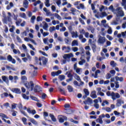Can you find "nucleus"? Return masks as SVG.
<instances>
[{
	"label": "nucleus",
	"instance_id": "3c124183",
	"mask_svg": "<svg viewBox=\"0 0 126 126\" xmlns=\"http://www.w3.org/2000/svg\"><path fill=\"white\" fill-rule=\"evenodd\" d=\"M0 61H6V58L2 56H0Z\"/></svg>",
	"mask_w": 126,
	"mask_h": 126
},
{
	"label": "nucleus",
	"instance_id": "f3484780",
	"mask_svg": "<svg viewBox=\"0 0 126 126\" xmlns=\"http://www.w3.org/2000/svg\"><path fill=\"white\" fill-rule=\"evenodd\" d=\"M23 6L25 7V8H28L29 7V2H28V0H25V1L23 2Z\"/></svg>",
	"mask_w": 126,
	"mask_h": 126
},
{
	"label": "nucleus",
	"instance_id": "864d4df0",
	"mask_svg": "<svg viewBox=\"0 0 126 126\" xmlns=\"http://www.w3.org/2000/svg\"><path fill=\"white\" fill-rule=\"evenodd\" d=\"M125 115V111H123L121 113H120V116L122 119H125V116H124Z\"/></svg>",
	"mask_w": 126,
	"mask_h": 126
},
{
	"label": "nucleus",
	"instance_id": "13d9d810",
	"mask_svg": "<svg viewBox=\"0 0 126 126\" xmlns=\"http://www.w3.org/2000/svg\"><path fill=\"white\" fill-rule=\"evenodd\" d=\"M72 51H73V52H77L78 51V48L77 47H72Z\"/></svg>",
	"mask_w": 126,
	"mask_h": 126
},
{
	"label": "nucleus",
	"instance_id": "69168bd1",
	"mask_svg": "<svg viewBox=\"0 0 126 126\" xmlns=\"http://www.w3.org/2000/svg\"><path fill=\"white\" fill-rule=\"evenodd\" d=\"M42 34H43V37H46V36H48V35H49V32H44Z\"/></svg>",
	"mask_w": 126,
	"mask_h": 126
},
{
	"label": "nucleus",
	"instance_id": "a211bd4d",
	"mask_svg": "<svg viewBox=\"0 0 126 126\" xmlns=\"http://www.w3.org/2000/svg\"><path fill=\"white\" fill-rule=\"evenodd\" d=\"M83 103L85 105H87V103H90V104H92V99L90 97H88L87 100L84 101Z\"/></svg>",
	"mask_w": 126,
	"mask_h": 126
},
{
	"label": "nucleus",
	"instance_id": "f8f14e48",
	"mask_svg": "<svg viewBox=\"0 0 126 126\" xmlns=\"http://www.w3.org/2000/svg\"><path fill=\"white\" fill-rule=\"evenodd\" d=\"M27 111L29 114H32V115H35L36 114L37 112H36V110L35 109L32 110L31 108H28L27 109Z\"/></svg>",
	"mask_w": 126,
	"mask_h": 126
},
{
	"label": "nucleus",
	"instance_id": "bf43d9fd",
	"mask_svg": "<svg viewBox=\"0 0 126 126\" xmlns=\"http://www.w3.org/2000/svg\"><path fill=\"white\" fill-rule=\"evenodd\" d=\"M4 27H5V29L4 31L5 32L7 33L8 32V28L6 26H5Z\"/></svg>",
	"mask_w": 126,
	"mask_h": 126
},
{
	"label": "nucleus",
	"instance_id": "0eeeda50",
	"mask_svg": "<svg viewBox=\"0 0 126 126\" xmlns=\"http://www.w3.org/2000/svg\"><path fill=\"white\" fill-rule=\"evenodd\" d=\"M18 108H19L21 113L24 115V116H25V117H27V113L25 112V111L21 110H22V108H23V105H22V103L21 102L19 103V105L18 106Z\"/></svg>",
	"mask_w": 126,
	"mask_h": 126
},
{
	"label": "nucleus",
	"instance_id": "f704fd0d",
	"mask_svg": "<svg viewBox=\"0 0 126 126\" xmlns=\"http://www.w3.org/2000/svg\"><path fill=\"white\" fill-rule=\"evenodd\" d=\"M59 79H60V80H63L64 79H65V76H64V75H60L59 76Z\"/></svg>",
	"mask_w": 126,
	"mask_h": 126
},
{
	"label": "nucleus",
	"instance_id": "dca6fc26",
	"mask_svg": "<svg viewBox=\"0 0 126 126\" xmlns=\"http://www.w3.org/2000/svg\"><path fill=\"white\" fill-rule=\"evenodd\" d=\"M12 91L16 94H21V91L18 88H14L12 89Z\"/></svg>",
	"mask_w": 126,
	"mask_h": 126
},
{
	"label": "nucleus",
	"instance_id": "c9c22d12",
	"mask_svg": "<svg viewBox=\"0 0 126 126\" xmlns=\"http://www.w3.org/2000/svg\"><path fill=\"white\" fill-rule=\"evenodd\" d=\"M43 21V18L41 16H38L36 19V21L37 22H40V21Z\"/></svg>",
	"mask_w": 126,
	"mask_h": 126
},
{
	"label": "nucleus",
	"instance_id": "72a5a7b5",
	"mask_svg": "<svg viewBox=\"0 0 126 126\" xmlns=\"http://www.w3.org/2000/svg\"><path fill=\"white\" fill-rule=\"evenodd\" d=\"M70 11H71V13L70 12V13H72V14H73V15H75V13H74V12H75V11H76V9H75L74 8H71Z\"/></svg>",
	"mask_w": 126,
	"mask_h": 126
},
{
	"label": "nucleus",
	"instance_id": "4d7b16f0",
	"mask_svg": "<svg viewBox=\"0 0 126 126\" xmlns=\"http://www.w3.org/2000/svg\"><path fill=\"white\" fill-rule=\"evenodd\" d=\"M113 32V31L112 30V29L110 28L107 30V33L108 34H112V32Z\"/></svg>",
	"mask_w": 126,
	"mask_h": 126
},
{
	"label": "nucleus",
	"instance_id": "4c0bfd02",
	"mask_svg": "<svg viewBox=\"0 0 126 126\" xmlns=\"http://www.w3.org/2000/svg\"><path fill=\"white\" fill-rule=\"evenodd\" d=\"M15 58L16 59V60L18 61V62H19V63H22V61H21V59H20V58H19L18 56H15Z\"/></svg>",
	"mask_w": 126,
	"mask_h": 126
},
{
	"label": "nucleus",
	"instance_id": "1a4fd4ad",
	"mask_svg": "<svg viewBox=\"0 0 126 126\" xmlns=\"http://www.w3.org/2000/svg\"><path fill=\"white\" fill-rule=\"evenodd\" d=\"M48 14H50L51 16H53V15H54V16L56 18H57V19H59V20H62V17H61V16H60V15H59V14L57 13L52 14V13L49 12Z\"/></svg>",
	"mask_w": 126,
	"mask_h": 126
},
{
	"label": "nucleus",
	"instance_id": "e433bc0d",
	"mask_svg": "<svg viewBox=\"0 0 126 126\" xmlns=\"http://www.w3.org/2000/svg\"><path fill=\"white\" fill-rule=\"evenodd\" d=\"M70 122L71 123H73L74 124H75L76 125H78V124H79V122L78 121H75V120H73V119H71Z\"/></svg>",
	"mask_w": 126,
	"mask_h": 126
},
{
	"label": "nucleus",
	"instance_id": "473e14b6",
	"mask_svg": "<svg viewBox=\"0 0 126 126\" xmlns=\"http://www.w3.org/2000/svg\"><path fill=\"white\" fill-rule=\"evenodd\" d=\"M58 120L59 123H60L61 124H63V123L64 122V119L62 117H58Z\"/></svg>",
	"mask_w": 126,
	"mask_h": 126
},
{
	"label": "nucleus",
	"instance_id": "4be33fe9",
	"mask_svg": "<svg viewBox=\"0 0 126 126\" xmlns=\"http://www.w3.org/2000/svg\"><path fill=\"white\" fill-rule=\"evenodd\" d=\"M65 49H67L68 51H66L65 53H69L70 52V47L67 46V47L66 46H63L62 47V51H64Z\"/></svg>",
	"mask_w": 126,
	"mask_h": 126
},
{
	"label": "nucleus",
	"instance_id": "aec40b11",
	"mask_svg": "<svg viewBox=\"0 0 126 126\" xmlns=\"http://www.w3.org/2000/svg\"><path fill=\"white\" fill-rule=\"evenodd\" d=\"M30 121L31 123H32L33 125H34V126H37L38 125V122H37V121H36V120H35V119L33 118H31L30 119Z\"/></svg>",
	"mask_w": 126,
	"mask_h": 126
},
{
	"label": "nucleus",
	"instance_id": "37998d69",
	"mask_svg": "<svg viewBox=\"0 0 126 126\" xmlns=\"http://www.w3.org/2000/svg\"><path fill=\"white\" fill-rule=\"evenodd\" d=\"M13 52L14 54H16L17 53L20 54L21 53L20 51H19V50H18L17 51L16 49H13Z\"/></svg>",
	"mask_w": 126,
	"mask_h": 126
},
{
	"label": "nucleus",
	"instance_id": "de8ad7c7",
	"mask_svg": "<svg viewBox=\"0 0 126 126\" xmlns=\"http://www.w3.org/2000/svg\"><path fill=\"white\" fill-rule=\"evenodd\" d=\"M110 65H112L113 67L116 66V63H115V61H113L110 62Z\"/></svg>",
	"mask_w": 126,
	"mask_h": 126
},
{
	"label": "nucleus",
	"instance_id": "c85d7f7f",
	"mask_svg": "<svg viewBox=\"0 0 126 126\" xmlns=\"http://www.w3.org/2000/svg\"><path fill=\"white\" fill-rule=\"evenodd\" d=\"M84 92L85 95H87L88 96H89V94H90V93L89 92V91H88V89H84Z\"/></svg>",
	"mask_w": 126,
	"mask_h": 126
},
{
	"label": "nucleus",
	"instance_id": "2f4dec72",
	"mask_svg": "<svg viewBox=\"0 0 126 126\" xmlns=\"http://www.w3.org/2000/svg\"><path fill=\"white\" fill-rule=\"evenodd\" d=\"M0 117L3 118V119H8V117L6 116V115L3 113H0Z\"/></svg>",
	"mask_w": 126,
	"mask_h": 126
},
{
	"label": "nucleus",
	"instance_id": "f03ea898",
	"mask_svg": "<svg viewBox=\"0 0 126 126\" xmlns=\"http://www.w3.org/2000/svg\"><path fill=\"white\" fill-rule=\"evenodd\" d=\"M35 61L36 63H38V62L39 61L40 62L39 65H42V62H41V61H42V62L43 65H46L47 63H48V58L43 56L39 57L38 59V57H35Z\"/></svg>",
	"mask_w": 126,
	"mask_h": 126
},
{
	"label": "nucleus",
	"instance_id": "7c9ffc66",
	"mask_svg": "<svg viewBox=\"0 0 126 126\" xmlns=\"http://www.w3.org/2000/svg\"><path fill=\"white\" fill-rule=\"evenodd\" d=\"M67 89L69 92H72L73 91V88L71 86L68 85L67 86Z\"/></svg>",
	"mask_w": 126,
	"mask_h": 126
},
{
	"label": "nucleus",
	"instance_id": "774afa93",
	"mask_svg": "<svg viewBox=\"0 0 126 126\" xmlns=\"http://www.w3.org/2000/svg\"><path fill=\"white\" fill-rule=\"evenodd\" d=\"M21 17L23 18H26V14H25V13H23L21 15Z\"/></svg>",
	"mask_w": 126,
	"mask_h": 126
},
{
	"label": "nucleus",
	"instance_id": "20e7f679",
	"mask_svg": "<svg viewBox=\"0 0 126 126\" xmlns=\"http://www.w3.org/2000/svg\"><path fill=\"white\" fill-rule=\"evenodd\" d=\"M7 60L8 62L12 63H13V64H15V63H16V60L13 59V58H12V56H11V55H10L7 56Z\"/></svg>",
	"mask_w": 126,
	"mask_h": 126
},
{
	"label": "nucleus",
	"instance_id": "ea45409f",
	"mask_svg": "<svg viewBox=\"0 0 126 126\" xmlns=\"http://www.w3.org/2000/svg\"><path fill=\"white\" fill-rule=\"evenodd\" d=\"M35 19H36V16H32L31 19L32 23H34V22H35Z\"/></svg>",
	"mask_w": 126,
	"mask_h": 126
},
{
	"label": "nucleus",
	"instance_id": "393cba45",
	"mask_svg": "<svg viewBox=\"0 0 126 126\" xmlns=\"http://www.w3.org/2000/svg\"><path fill=\"white\" fill-rule=\"evenodd\" d=\"M49 116L50 117L53 122H57V119H56V117H55V116H54V115L50 114L49 115Z\"/></svg>",
	"mask_w": 126,
	"mask_h": 126
},
{
	"label": "nucleus",
	"instance_id": "79ce46f5",
	"mask_svg": "<svg viewBox=\"0 0 126 126\" xmlns=\"http://www.w3.org/2000/svg\"><path fill=\"white\" fill-rule=\"evenodd\" d=\"M23 98L26 100H29V96H27L25 94H23Z\"/></svg>",
	"mask_w": 126,
	"mask_h": 126
},
{
	"label": "nucleus",
	"instance_id": "e2e57ef3",
	"mask_svg": "<svg viewBox=\"0 0 126 126\" xmlns=\"http://www.w3.org/2000/svg\"><path fill=\"white\" fill-rule=\"evenodd\" d=\"M105 110L106 112H110L112 111V110L111 109V108L110 107H106L105 108Z\"/></svg>",
	"mask_w": 126,
	"mask_h": 126
},
{
	"label": "nucleus",
	"instance_id": "6ab92c4d",
	"mask_svg": "<svg viewBox=\"0 0 126 126\" xmlns=\"http://www.w3.org/2000/svg\"><path fill=\"white\" fill-rule=\"evenodd\" d=\"M91 97H92V98L93 99H95V98H97V95H96V91H94L92 92L91 93Z\"/></svg>",
	"mask_w": 126,
	"mask_h": 126
},
{
	"label": "nucleus",
	"instance_id": "ddd939ff",
	"mask_svg": "<svg viewBox=\"0 0 126 126\" xmlns=\"http://www.w3.org/2000/svg\"><path fill=\"white\" fill-rule=\"evenodd\" d=\"M105 117V114H102L99 116V118L96 119V122H98L99 124L102 125L103 124V120H102V118H104Z\"/></svg>",
	"mask_w": 126,
	"mask_h": 126
},
{
	"label": "nucleus",
	"instance_id": "b1692460",
	"mask_svg": "<svg viewBox=\"0 0 126 126\" xmlns=\"http://www.w3.org/2000/svg\"><path fill=\"white\" fill-rule=\"evenodd\" d=\"M71 35H72V38H73V37H75V38H77V37H78V34H77V32H71Z\"/></svg>",
	"mask_w": 126,
	"mask_h": 126
},
{
	"label": "nucleus",
	"instance_id": "09e8293b",
	"mask_svg": "<svg viewBox=\"0 0 126 126\" xmlns=\"http://www.w3.org/2000/svg\"><path fill=\"white\" fill-rule=\"evenodd\" d=\"M28 45L29 46V47H30V48H31V49H32L33 51H35V48L33 47V45H32V44L28 43Z\"/></svg>",
	"mask_w": 126,
	"mask_h": 126
},
{
	"label": "nucleus",
	"instance_id": "5fc2aeb1",
	"mask_svg": "<svg viewBox=\"0 0 126 126\" xmlns=\"http://www.w3.org/2000/svg\"><path fill=\"white\" fill-rule=\"evenodd\" d=\"M112 75H111V74L110 73H108L106 75V79H110Z\"/></svg>",
	"mask_w": 126,
	"mask_h": 126
},
{
	"label": "nucleus",
	"instance_id": "5701e85b",
	"mask_svg": "<svg viewBox=\"0 0 126 126\" xmlns=\"http://www.w3.org/2000/svg\"><path fill=\"white\" fill-rule=\"evenodd\" d=\"M88 30L91 31L92 33H94V31H95V29H94L93 27L89 26L88 27Z\"/></svg>",
	"mask_w": 126,
	"mask_h": 126
},
{
	"label": "nucleus",
	"instance_id": "6e6552de",
	"mask_svg": "<svg viewBox=\"0 0 126 126\" xmlns=\"http://www.w3.org/2000/svg\"><path fill=\"white\" fill-rule=\"evenodd\" d=\"M8 96H9V97H10L12 99H13V98H14L12 94H8L7 93H4L3 94H0V97L2 98H4V97H8Z\"/></svg>",
	"mask_w": 126,
	"mask_h": 126
},
{
	"label": "nucleus",
	"instance_id": "603ef678",
	"mask_svg": "<svg viewBox=\"0 0 126 126\" xmlns=\"http://www.w3.org/2000/svg\"><path fill=\"white\" fill-rule=\"evenodd\" d=\"M58 90H59V91H60V92H61L62 93V94H65L64 91H63V89H62L61 88H59Z\"/></svg>",
	"mask_w": 126,
	"mask_h": 126
},
{
	"label": "nucleus",
	"instance_id": "423d86ee",
	"mask_svg": "<svg viewBox=\"0 0 126 126\" xmlns=\"http://www.w3.org/2000/svg\"><path fill=\"white\" fill-rule=\"evenodd\" d=\"M97 42L99 44H104L106 42V37L99 35Z\"/></svg>",
	"mask_w": 126,
	"mask_h": 126
},
{
	"label": "nucleus",
	"instance_id": "7ed1b4c3",
	"mask_svg": "<svg viewBox=\"0 0 126 126\" xmlns=\"http://www.w3.org/2000/svg\"><path fill=\"white\" fill-rule=\"evenodd\" d=\"M70 58H73V54L72 53L64 54L63 56V59H64V60H62L61 64H65V63H66V60H67V59L69 60Z\"/></svg>",
	"mask_w": 126,
	"mask_h": 126
},
{
	"label": "nucleus",
	"instance_id": "2eb2a0df",
	"mask_svg": "<svg viewBox=\"0 0 126 126\" xmlns=\"http://www.w3.org/2000/svg\"><path fill=\"white\" fill-rule=\"evenodd\" d=\"M61 73H62V70H59L57 72L53 71L51 72V76H56V75L58 76L59 74H61Z\"/></svg>",
	"mask_w": 126,
	"mask_h": 126
},
{
	"label": "nucleus",
	"instance_id": "680f3d73",
	"mask_svg": "<svg viewBox=\"0 0 126 126\" xmlns=\"http://www.w3.org/2000/svg\"><path fill=\"white\" fill-rule=\"evenodd\" d=\"M106 37L110 41H112V40H113V37L109 35H107Z\"/></svg>",
	"mask_w": 126,
	"mask_h": 126
},
{
	"label": "nucleus",
	"instance_id": "a18cd8bd",
	"mask_svg": "<svg viewBox=\"0 0 126 126\" xmlns=\"http://www.w3.org/2000/svg\"><path fill=\"white\" fill-rule=\"evenodd\" d=\"M46 97H47V94L45 93H43L41 95L42 99H43V100H45V99H46Z\"/></svg>",
	"mask_w": 126,
	"mask_h": 126
},
{
	"label": "nucleus",
	"instance_id": "338daca9",
	"mask_svg": "<svg viewBox=\"0 0 126 126\" xmlns=\"http://www.w3.org/2000/svg\"><path fill=\"white\" fill-rule=\"evenodd\" d=\"M51 9L52 11H56V6L55 5H52L51 6Z\"/></svg>",
	"mask_w": 126,
	"mask_h": 126
},
{
	"label": "nucleus",
	"instance_id": "052dcab7",
	"mask_svg": "<svg viewBox=\"0 0 126 126\" xmlns=\"http://www.w3.org/2000/svg\"><path fill=\"white\" fill-rule=\"evenodd\" d=\"M101 15H102V17H104V16H107V15H108V14H107V13H106V12H102L101 13Z\"/></svg>",
	"mask_w": 126,
	"mask_h": 126
},
{
	"label": "nucleus",
	"instance_id": "0e129e2a",
	"mask_svg": "<svg viewBox=\"0 0 126 126\" xmlns=\"http://www.w3.org/2000/svg\"><path fill=\"white\" fill-rule=\"evenodd\" d=\"M31 98L32 99L33 101H37V97L34 96H31Z\"/></svg>",
	"mask_w": 126,
	"mask_h": 126
},
{
	"label": "nucleus",
	"instance_id": "c756f323",
	"mask_svg": "<svg viewBox=\"0 0 126 126\" xmlns=\"http://www.w3.org/2000/svg\"><path fill=\"white\" fill-rule=\"evenodd\" d=\"M46 1L45 2V5L47 7H50L51 4H50V0H45Z\"/></svg>",
	"mask_w": 126,
	"mask_h": 126
},
{
	"label": "nucleus",
	"instance_id": "a878e982",
	"mask_svg": "<svg viewBox=\"0 0 126 126\" xmlns=\"http://www.w3.org/2000/svg\"><path fill=\"white\" fill-rule=\"evenodd\" d=\"M91 45L92 49L93 52H95L96 48V44H95V43H94Z\"/></svg>",
	"mask_w": 126,
	"mask_h": 126
},
{
	"label": "nucleus",
	"instance_id": "cd10ccee",
	"mask_svg": "<svg viewBox=\"0 0 126 126\" xmlns=\"http://www.w3.org/2000/svg\"><path fill=\"white\" fill-rule=\"evenodd\" d=\"M74 46H78V42L77 40H73L72 42V46L73 47Z\"/></svg>",
	"mask_w": 126,
	"mask_h": 126
},
{
	"label": "nucleus",
	"instance_id": "49530a36",
	"mask_svg": "<svg viewBox=\"0 0 126 126\" xmlns=\"http://www.w3.org/2000/svg\"><path fill=\"white\" fill-rule=\"evenodd\" d=\"M79 20L83 25H85V22H84V21L82 20V19H81V18H79Z\"/></svg>",
	"mask_w": 126,
	"mask_h": 126
},
{
	"label": "nucleus",
	"instance_id": "9d476101",
	"mask_svg": "<svg viewBox=\"0 0 126 126\" xmlns=\"http://www.w3.org/2000/svg\"><path fill=\"white\" fill-rule=\"evenodd\" d=\"M108 9H109V10H112V11L114 12V11H119V10H121V7H119L115 9L114 8V6L111 5L108 7Z\"/></svg>",
	"mask_w": 126,
	"mask_h": 126
},
{
	"label": "nucleus",
	"instance_id": "bb28decb",
	"mask_svg": "<svg viewBox=\"0 0 126 126\" xmlns=\"http://www.w3.org/2000/svg\"><path fill=\"white\" fill-rule=\"evenodd\" d=\"M22 121L24 125H25V126L27 125V119H26V118L23 117L22 118Z\"/></svg>",
	"mask_w": 126,
	"mask_h": 126
},
{
	"label": "nucleus",
	"instance_id": "412c9836",
	"mask_svg": "<svg viewBox=\"0 0 126 126\" xmlns=\"http://www.w3.org/2000/svg\"><path fill=\"white\" fill-rule=\"evenodd\" d=\"M2 79L4 82H6V83H8L9 81H8V78L5 76H2Z\"/></svg>",
	"mask_w": 126,
	"mask_h": 126
},
{
	"label": "nucleus",
	"instance_id": "9b49d317",
	"mask_svg": "<svg viewBox=\"0 0 126 126\" xmlns=\"http://www.w3.org/2000/svg\"><path fill=\"white\" fill-rule=\"evenodd\" d=\"M124 103H125V101L124 100H122L121 99H117L116 106L117 107H121V106H122V104H124Z\"/></svg>",
	"mask_w": 126,
	"mask_h": 126
},
{
	"label": "nucleus",
	"instance_id": "c03bdc74",
	"mask_svg": "<svg viewBox=\"0 0 126 126\" xmlns=\"http://www.w3.org/2000/svg\"><path fill=\"white\" fill-rule=\"evenodd\" d=\"M39 53H40V54H42V55H43V56H45V57H48V54L45 53V52L44 51H42L41 50H40Z\"/></svg>",
	"mask_w": 126,
	"mask_h": 126
},
{
	"label": "nucleus",
	"instance_id": "39448f33",
	"mask_svg": "<svg viewBox=\"0 0 126 126\" xmlns=\"http://www.w3.org/2000/svg\"><path fill=\"white\" fill-rule=\"evenodd\" d=\"M111 96H112L113 100H116V98L119 99L121 97V95H120V94H119L118 93H116L115 94V93L112 92L111 93Z\"/></svg>",
	"mask_w": 126,
	"mask_h": 126
},
{
	"label": "nucleus",
	"instance_id": "a19ab883",
	"mask_svg": "<svg viewBox=\"0 0 126 126\" xmlns=\"http://www.w3.org/2000/svg\"><path fill=\"white\" fill-rule=\"evenodd\" d=\"M55 30H56V27H55L54 26L53 27H51L49 28V31L50 32H53V31H55Z\"/></svg>",
	"mask_w": 126,
	"mask_h": 126
},
{
	"label": "nucleus",
	"instance_id": "6e6d98bb",
	"mask_svg": "<svg viewBox=\"0 0 126 126\" xmlns=\"http://www.w3.org/2000/svg\"><path fill=\"white\" fill-rule=\"evenodd\" d=\"M6 67L7 69H12V70H15V69L14 68H12V67H10L9 65H6Z\"/></svg>",
	"mask_w": 126,
	"mask_h": 126
},
{
	"label": "nucleus",
	"instance_id": "f257e3e1",
	"mask_svg": "<svg viewBox=\"0 0 126 126\" xmlns=\"http://www.w3.org/2000/svg\"><path fill=\"white\" fill-rule=\"evenodd\" d=\"M24 85L27 89H30V91L33 90L35 93L42 92V87L38 85H35L34 87V83L32 81L26 82L24 83Z\"/></svg>",
	"mask_w": 126,
	"mask_h": 126
},
{
	"label": "nucleus",
	"instance_id": "4468645a",
	"mask_svg": "<svg viewBox=\"0 0 126 126\" xmlns=\"http://www.w3.org/2000/svg\"><path fill=\"white\" fill-rule=\"evenodd\" d=\"M118 11L117 14V16L118 17H119V16H120L121 17H123V16H125V13H124V11L119 10V11Z\"/></svg>",
	"mask_w": 126,
	"mask_h": 126
},
{
	"label": "nucleus",
	"instance_id": "8fccbe9b",
	"mask_svg": "<svg viewBox=\"0 0 126 126\" xmlns=\"http://www.w3.org/2000/svg\"><path fill=\"white\" fill-rule=\"evenodd\" d=\"M48 27H49L48 24L47 23H45L44 26H43V29L46 30Z\"/></svg>",
	"mask_w": 126,
	"mask_h": 126
},
{
	"label": "nucleus",
	"instance_id": "58836bf2",
	"mask_svg": "<svg viewBox=\"0 0 126 126\" xmlns=\"http://www.w3.org/2000/svg\"><path fill=\"white\" fill-rule=\"evenodd\" d=\"M103 3H104L105 5H110V4H111V3L109 2L108 0H104Z\"/></svg>",
	"mask_w": 126,
	"mask_h": 126
}]
</instances>
